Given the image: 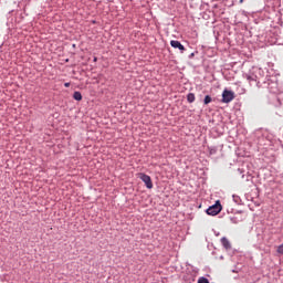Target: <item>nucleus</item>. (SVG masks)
Masks as SVG:
<instances>
[{
    "label": "nucleus",
    "mask_w": 283,
    "mask_h": 283,
    "mask_svg": "<svg viewBox=\"0 0 283 283\" xmlns=\"http://www.w3.org/2000/svg\"><path fill=\"white\" fill-rule=\"evenodd\" d=\"M73 98H74V101H83V95L81 94V92L75 91L73 93Z\"/></svg>",
    "instance_id": "0eeeda50"
},
{
    "label": "nucleus",
    "mask_w": 283,
    "mask_h": 283,
    "mask_svg": "<svg viewBox=\"0 0 283 283\" xmlns=\"http://www.w3.org/2000/svg\"><path fill=\"white\" fill-rule=\"evenodd\" d=\"M235 98V93L224 90L222 93V103H231Z\"/></svg>",
    "instance_id": "7ed1b4c3"
},
{
    "label": "nucleus",
    "mask_w": 283,
    "mask_h": 283,
    "mask_svg": "<svg viewBox=\"0 0 283 283\" xmlns=\"http://www.w3.org/2000/svg\"><path fill=\"white\" fill-rule=\"evenodd\" d=\"M139 178L145 184L147 189H154V182H151V177H149V175L142 172L139 174Z\"/></svg>",
    "instance_id": "f03ea898"
},
{
    "label": "nucleus",
    "mask_w": 283,
    "mask_h": 283,
    "mask_svg": "<svg viewBox=\"0 0 283 283\" xmlns=\"http://www.w3.org/2000/svg\"><path fill=\"white\" fill-rule=\"evenodd\" d=\"M211 101H213V99L209 95H206L205 99H203V104L209 105V103H211Z\"/></svg>",
    "instance_id": "f8f14e48"
},
{
    "label": "nucleus",
    "mask_w": 283,
    "mask_h": 283,
    "mask_svg": "<svg viewBox=\"0 0 283 283\" xmlns=\"http://www.w3.org/2000/svg\"><path fill=\"white\" fill-rule=\"evenodd\" d=\"M187 101H188V103H193L196 101V94L189 93L187 95Z\"/></svg>",
    "instance_id": "6e6552de"
},
{
    "label": "nucleus",
    "mask_w": 283,
    "mask_h": 283,
    "mask_svg": "<svg viewBox=\"0 0 283 283\" xmlns=\"http://www.w3.org/2000/svg\"><path fill=\"white\" fill-rule=\"evenodd\" d=\"M233 201L235 202V205H240V202H242V199L240 198V196L238 195H233L232 196Z\"/></svg>",
    "instance_id": "1a4fd4ad"
},
{
    "label": "nucleus",
    "mask_w": 283,
    "mask_h": 283,
    "mask_svg": "<svg viewBox=\"0 0 283 283\" xmlns=\"http://www.w3.org/2000/svg\"><path fill=\"white\" fill-rule=\"evenodd\" d=\"M276 251H277V253H280V255H283V243L277 247Z\"/></svg>",
    "instance_id": "4468645a"
},
{
    "label": "nucleus",
    "mask_w": 283,
    "mask_h": 283,
    "mask_svg": "<svg viewBox=\"0 0 283 283\" xmlns=\"http://www.w3.org/2000/svg\"><path fill=\"white\" fill-rule=\"evenodd\" d=\"M64 87H70V82L64 83Z\"/></svg>",
    "instance_id": "2eb2a0df"
},
{
    "label": "nucleus",
    "mask_w": 283,
    "mask_h": 283,
    "mask_svg": "<svg viewBox=\"0 0 283 283\" xmlns=\"http://www.w3.org/2000/svg\"><path fill=\"white\" fill-rule=\"evenodd\" d=\"M208 149H209L210 156H213V155L218 154V148L217 147H209Z\"/></svg>",
    "instance_id": "9d476101"
},
{
    "label": "nucleus",
    "mask_w": 283,
    "mask_h": 283,
    "mask_svg": "<svg viewBox=\"0 0 283 283\" xmlns=\"http://www.w3.org/2000/svg\"><path fill=\"white\" fill-rule=\"evenodd\" d=\"M247 81H249L250 85H260V78L255 74H245Z\"/></svg>",
    "instance_id": "20e7f679"
},
{
    "label": "nucleus",
    "mask_w": 283,
    "mask_h": 283,
    "mask_svg": "<svg viewBox=\"0 0 283 283\" xmlns=\"http://www.w3.org/2000/svg\"><path fill=\"white\" fill-rule=\"evenodd\" d=\"M221 244L227 251L231 250V242L229 239H227V237L221 238Z\"/></svg>",
    "instance_id": "423d86ee"
},
{
    "label": "nucleus",
    "mask_w": 283,
    "mask_h": 283,
    "mask_svg": "<svg viewBox=\"0 0 283 283\" xmlns=\"http://www.w3.org/2000/svg\"><path fill=\"white\" fill-rule=\"evenodd\" d=\"M170 45L171 48H175V50H180L181 53L185 52V45L178 40L170 41Z\"/></svg>",
    "instance_id": "39448f33"
},
{
    "label": "nucleus",
    "mask_w": 283,
    "mask_h": 283,
    "mask_svg": "<svg viewBox=\"0 0 283 283\" xmlns=\"http://www.w3.org/2000/svg\"><path fill=\"white\" fill-rule=\"evenodd\" d=\"M230 221L232 222V224H238L239 222H242V220L238 217L230 218Z\"/></svg>",
    "instance_id": "9b49d317"
},
{
    "label": "nucleus",
    "mask_w": 283,
    "mask_h": 283,
    "mask_svg": "<svg viewBox=\"0 0 283 283\" xmlns=\"http://www.w3.org/2000/svg\"><path fill=\"white\" fill-rule=\"evenodd\" d=\"M222 211V203H220V200H217L214 205L210 206L207 210L206 213L208 216H218Z\"/></svg>",
    "instance_id": "f257e3e1"
},
{
    "label": "nucleus",
    "mask_w": 283,
    "mask_h": 283,
    "mask_svg": "<svg viewBox=\"0 0 283 283\" xmlns=\"http://www.w3.org/2000/svg\"><path fill=\"white\" fill-rule=\"evenodd\" d=\"M197 283H209V279L205 277V276H200L198 279V282Z\"/></svg>",
    "instance_id": "ddd939ff"
},
{
    "label": "nucleus",
    "mask_w": 283,
    "mask_h": 283,
    "mask_svg": "<svg viewBox=\"0 0 283 283\" xmlns=\"http://www.w3.org/2000/svg\"><path fill=\"white\" fill-rule=\"evenodd\" d=\"M96 61H98V59H97V57H94V62H96Z\"/></svg>",
    "instance_id": "f3484780"
},
{
    "label": "nucleus",
    "mask_w": 283,
    "mask_h": 283,
    "mask_svg": "<svg viewBox=\"0 0 283 283\" xmlns=\"http://www.w3.org/2000/svg\"><path fill=\"white\" fill-rule=\"evenodd\" d=\"M239 3H244V0H239Z\"/></svg>",
    "instance_id": "dca6fc26"
}]
</instances>
